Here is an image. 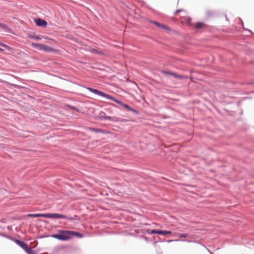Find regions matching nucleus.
I'll use <instances>...</instances> for the list:
<instances>
[{
    "label": "nucleus",
    "instance_id": "10",
    "mask_svg": "<svg viewBox=\"0 0 254 254\" xmlns=\"http://www.w3.org/2000/svg\"><path fill=\"white\" fill-rule=\"evenodd\" d=\"M88 129L96 133H105V131L99 128H96L93 127H88Z\"/></svg>",
    "mask_w": 254,
    "mask_h": 254
},
{
    "label": "nucleus",
    "instance_id": "9",
    "mask_svg": "<svg viewBox=\"0 0 254 254\" xmlns=\"http://www.w3.org/2000/svg\"><path fill=\"white\" fill-rule=\"evenodd\" d=\"M101 118L102 119H104V120H111L114 122H117L119 121L117 118H115V117H110V116H101Z\"/></svg>",
    "mask_w": 254,
    "mask_h": 254
},
{
    "label": "nucleus",
    "instance_id": "23",
    "mask_svg": "<svg viewBox=\"0 0 254 254\" xmlns=\"http://www.w3.org/2000/svg\"><path fill=\"white\" fill-rule=\"evenodd\" d=\"M191 20V19L190 18H188V21L190 22Z\"/></svg>",
    "mask_w": 254,
    "mask_h": 254
},
{
    "label": "nucleus",
    "instance_id": "18",
    "mask_svg": "<svg viewBox=\"0 0 254 254\" xmlns=\"http://www.w3.org/2000/svg\"><path fill=\"white\" fill-rule=\"evenodd\" d=\"M160 28H161L164 30H169V28L168 26H167L166 25H164V24H162Z\"/></svg>",
    "mask_w": 254,
    "mask_h": 254
},
{
    "label": "nucleus",
    "instance_id": "3",
    "mask_svg": "<svg viewBox=\"0 0 254 254\" xmlns=\"http://www.w3.org/2000/svg\"><path fill=\"white\" fill-rule=\"evenodd\" d=\"M27 217H44V218H63L69 220H74L75 218H72L70 216H67L65 215L61 214L59 213H36V214H28Z\"/></svg>",
    "mask_w": 254,
    "mask_h": 254
},
{
    "label": "nucleus",
    "instance_id": "4",
    "mask_svg": "<svg viewBox=\"0 0 254 254\" xmlns=\"http://www.w3.org/2000/svg\"><path fill=\"white\" fill-rule=\"evenodd\" d=\"M15 242L21 248L24 250L28 254H36V253L33 251L32 249L30 248L26 243L18 240H16Z\"/></svg>",
    "mask_w": 254,
    "mask_h": 254
},
{
    "label": "nucleus",
    "instance_id": "19",
    "mask_svg": "<svg viewBox=\"0 0 254 254\" xmlns=\"http://www.w3.org/2000/svg\"><path fill=\"white\" fill-rule=\"evenodd\" d=\"M152 22V23H153L154 24H155V25H156L158 27H160L161 25H162V24H160V23H158V22H157L156 21H153Z\"/></svg>",
    "mask_w": 254,
    "mask_h": 254
},
{
    "label": "nucleus",
    "instance_id": "21",
    "mask_svg": "<svg viewBox=\"0 0 254 254\" xmlns=\"http://www.w3.org/2000/svg\"><path fill=\"white\" fill-rule=\"evenodd\" d=\"M183 11V9H178L177 10L176 12H175V14H176L177 13H178L179 12H181V11Z\"/></svg>",
    "mask_w": 254,
    "mask_h": 254
},
{
    "label": "nucleus",
    "instance_id": "8",
    "mask_svg": "<svg viewBox=\"0 0 254 254\" xmlns=\"http://www.w3.org/2000/svg\"><path fill=\"white\" fill-rule=\"evenodd\" d=\"M165 73L171 75L173 76L175 78L180 79H186L188 78L187 76H184L182 75H178L176 73H175L174 72H165Z\"/></svg>",
    "mask_w": 254,
    "mask_h": 254
},
{
    "label": "nucleus",
    "instance_id": "22",
    "mask_svg": "<svg viewBox=\"0 0 254 254\" xmlns=\"http://www.w3.org/2000/svg\"><path fill=\"white\" fill-rule=\"evenodd\" d=\"M42 37H43V38H44V39H50V40H52V41H54V39H50V38H48V37H44V36H42Z\"/></svg>",
    "mask_w": 254,
    "mask_h": 254
},
{
    "label": "nucleus",
    "instance_id": "7",
    "mask_svg": "<svg viewBox=\"0 0 254 254\" xmlns=\"http://www.w3.org/2000/svg\"><path fill=\"white\" fill-rule=\"evenodd\" d=\"M41 50L47 52H57L58 50L53 49L48 46L44 44H42V47Z\"/></svg>",
    "mask_w": 254,
    "mask_h": 254
},
{
    "label": "nucleus",
    "instance_id": "12",
    "mask_svg": "<svg viewBox=\"0 0 254 254\" xmlns=\"http://www.w3.org/2000/svg\"><path fill=\"white\" fill-rule=\"evenodd\" d=\"M0 27L5 29L8 32H11L12 31L11 29L5 24L0 23Z\"/></svg>",
    "mask_w": 254,
    "mask_h": 254
},
{
    "label": "nucleus",
    "instance_id": "17",
    "mask_svg": "<svg viewBox=\"0 0 254 254\" xmlns=\"http://www.w3.org/2000/svg\"><path fill=\"white\" fill-rule=\"evenodd\" d=\"M0 46L5 48V49H6L7 50H9V51L12 50V49L10 47L7 46L6 45H5L2 43H1Z\"/></svg>",
    "mask_w": 254,
    "mask_h": 254
},
{
    "label": "nucleus",
    "instance_id": "25",
    "mask_svg": "<svg viewBox=\"0 0 254 254\" xmlns=\"http://www.w3.org/2000/svg\"><path fill=\"white\" fill-rule=\"evenodd\" d=\"M1 43H2L0 42V46L1 45Z\"/></svg>",
    "mask_w": 254,
    "mask_h": 254
},
{
    "label": "nucleus",
    "instance_id": "15",
    "mask_svg": "<svg viewBox=\"0 0 254 254\" xmlns=\"http://www.w3.org/2000/svg\"><path fill=\"white\" fill-rule=\"evenodd\" d=\"M204 24L203 23L201 22H198L195 25V27L197 29H201L202 28L204 27Z\"/></svg>",
    "mask_w": 254,
    "mask_h": 254
},
{
    "label": "nucleus",
    "instance_id": "24",
    "mask_svg": "<svg viewBox=\"0 0 254 254\" xmlns=\"http://www.w3.org/2000/svg\"><path fill=\"white\" fill-rule=\"evenodd\" d=\"M0 51H3V50L0 48Z\"/></svg>",
    "mask_w": 254,
    "mask_h": 254
},
{
    "label": "nucleus",
    "instance_id": "16",
    "mask_svg": "<svg viewBox=\"0 0 254 254\" xmlns=\"http://www.w3.org/2000/svg\"><path fill=\"white\" fill-rule=\"evenodd\" d=\"M90 51L93 53H96L98 54H101L102 53V52L101 51H99V50L95 49H91Z\"/></svg>",
    "mask_w": 254,
    "mask_h": 254
},
{
    "label": "nucleus",
    "instance_id": "20",
    "mask_svg": "<svg viewBox=\"0 0 254 254\" xmlns=\"http://www.w3.org/2000/svg\"><path fill=\"white\" fill-rule=\"evenodd\" d=\"M68 107L69 108H70L71 109L76 110L77 112H79V111L78 109H76V108L75 107H73V106H70V105L68 106Z\"/></svg>",
    "mask_w": 254,
    "mask_h": 254
},
{
    "label": "nucleus",
    "instance_id": "5",
    "mask_svg": "<svg viewBox=\"0 0 254 254\" xmlns=\"http://www.w3.org/2000/svg\"><path fill=\"white\" fill-rule=\"evenodd\" d=\"M150 234H157L159 235H166V234H171V231H162V230H152L149 233Z\"/></svg>",
    "mask_w": 254,
    "mask_h": 254
},
{
    "label": "nucleus",
    "instance_id": "11",
    "mask_svg": "<svg viewBox=\"0 0 254 254\" xmlns=\"http://www.w3.org/2000/svg\"><path fill=\"white\" fill-rule=\"evenodd\" d=\"M42 44L35 43L32 42V43H31V45L33 48H35L37 49H38L39 50H41V47H42Z\"/></svg>",
    "mask_w": 254,
    "mask_h": 254
},
{
    "label": "nucleus",
    "instance_id": "14",
    "mask_svg": "<svg viewBox=\"0 0 254 254\" xmlns=\"http://www.w3.org/2000/svg\"><path fill=\"white\" fill-rule=\"evenodd\" d=\"M175 235L177 236L179 238H187L188 237V235L187 234H180V233H175Z\"/></svg>",
    "mask_w": 254,
    "mask_h": 254
},
{
    "label": "nucleus",
    "instance_id": "1",
    "mask_svg": "<svg viewBox=\"0 0 254 254\" xmlns=\"http://www.w3.org/2000/svg\"><path fill=\"white\" fill-rule=\"evenodd\" d=\"M73 236L78 237H82L81 233L68 230H59V233L52 235V237L61 241H67L72 238Z\"/></svg>",
    "mask_w": 254,
    "mask_h": 254
},
{
    "label": "nucleus",
    "instance_id": "6",
    "mask_svg": "<svg viewBox=\"0 0 254 254\" xmlns=\"http://www.w3.org/2000/svg\"><path fill=\"white\" fill-rule=\"evenodd\" d=\"M34 22L38 26L46 27L47 25V22L46 20L40 18L35 19Z\"/></svg>",
    "mask_w": 254,
    "mask_h": 254
},
{
    "label": "nucleus",
    "instance_id": "13",
    "mask_svg": "<svg viewBox=\"0 0 254 254\" xmlns=\"http://www.w3.org/2000/svg\"><path fill=\"white\" fill-rule=\"evenodd\" d=\"M28 38L30 39H33L36 40H41V37L40 36H33V35H29Z\"/></svg>",
    "mask_w": 254,
    "mask_h": 254
},
{
    "label": "nucleus",
    "instance_id": "2",
    "mask_svg": "<svg viewBox=\"0 0 254 254\" xmlns=\"http://www.w3.org/2000/svg\"><path fill=\"white\" fill-rule=\"evenodd\" d=\"M87 89L90 91H91L96 94H97V95L102 96L103 97L106 98L108 99L115 101L117 103L123 106L125 108H126V109H127L128 111H133L134 112H135V110L131 108L128 105H127V104H123L121 101L116 100L113 96H111L108 94H106L104 92H102L99 90H98L97 89H93L91 88H88Z\"/></svg>",
    "mask_w": 254,
    "mask_h": 254
}]
</instances>
